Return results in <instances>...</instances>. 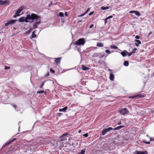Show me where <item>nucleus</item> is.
<instances>
[{
    "label": "nucleus",
    "instance_id": "nucleus-53",
    "mask_svg": "<svg viewBox=\"0 0 154 154\" xmlns=\"http://www.w3.org/2000/svg\"><path fill=\"white\" fill-rule=\"evenodd\" d=\"M152 34V32H150L149 33V35H151V34Z\"/></svg>",
    "mask_w": 154,
    "mask_h": 154
},
{
    "label": "nucleus",
    "instance_id": "nucleus-27",
    "mask_svg": "<svg viewBox=\"0 0 154 154\" xmlns=\"http://www.w3.org/2000/svg\"><path fill=\"white\" fill-rule=\"evenodd\" d=\"M68 134V133H66L63 134L61 137H60V138H62L63 137H65L66 136H67Z\"/></svg>",
    "mask_w": 154,
    "mask_h": 154
},
{
    "label": "nucleus",
    "instance_id": "nucleus-50",
    "mask_svg": "<svg viewBox=\"0 0 154 154\" xmlns=\"http://www.w3.org/2000/svg\"><path fill=\"white\" fill-rule=\"evenodd\" d=\"M65 15L66 16L68 17V15L67 14V12H66L65 13Z\"/></svg>",
    "mask_w": 154,
    "mask_h": 154
},
{
    "label": "nucleus",
    "instance_id": "nucleus-40",
    "mask_svg": "<svg viewBox=\"0 0 154 154\" xmlns=\"http://www.w3.org/2000/svg\"><path fill=\"white\" fill-rule=\"evenodd\" d=\"M105 52L106 53H108L109 54H110L111 53V52H110V51H109V50H106V51H105Z\"/></svg>",
    "mask_w": 154,
    "mask_h": 154
},
{
    "label": "nucleus",
    "instance_id": "nucleus-11",
    "mask_svg": "<svg viewBox=\"0 0 154 154\" xmlns=\"http://www.w3.org/2000/svg\"><path fill=\"white\" fill-rule=\"evenodd\" d=\"M7 4L8 5L9 4V2L8 1H2V0H0V5H1L3 4Z\"/></svg>",
    "mask_w": 154,
    "mask_h": 154
},
{
    "label": "nucleus",
    "instance_id": "nucleus-43",
    "mask_svg": "<svg viewBox=\"0 0 154 154\" xmlns=\"http://www.w3.org/2000/svg\"><path fill=\"white\" fill-rule=\"evenodd\" d=\"M94 11H92L90 13H89V16L91 15H92L94 14Z\"/></svg>",
    "mask_w": 154,
    "mask_h": 154
},
{
    "label": "nucleus",
    "instance_id": "nucleus-20",
    "mask_svg": "<svg viewBox=\"0 0 154 154\" xmlns=\"http://www.w3.org/2000/svg\"><path fill=\"white\" fill-rule=\"evenodd\" d=\"M24 17H22L19 18L18 20L20 22H24Z\"/></svg>",
    "mask_w": 154,
    "mask_h": 154
},
{
    "label": "nucleus",
    "instance_id": "nucleus-55",
    "mask_svg": "<svg viewBox=\"0 0 154 154\" xmlns=\"http://www.w3.org/2000/svg\"><path fill=\"white\" fill-rule=\"evenodd\" d=\"M121 124V123H120V122H119V123H118V124H119V125H120V124Z\"/></svg>",
    "mask_w": 154,
    "mask_h": 154
},
{
    "label": "nucleus",
    "instance_id": "nucleus-29",
    "mask_svg": "<svg viewBox=\"0 0 154 154\" xmlns=\"http://www.w3.org/2000/svg\"><path fill=\"white\" fill-rule=\"evenodd\" d=\"M110 47L112 48L116 49H117L118 48V47L115 45H111V46Z\"/></svg>",
    "mask_w": 154,
    "mask_h": 154
},
{
    "label": "nucleus",
    "instance_id": "nucleus-42",
    "mask_svg": "<svg viewBox=\"0 0 154 154\" xmlns=\"http://www.w3.org/2000/svg\"><path fill=\"white\" fill-rule=\"evenodd\" d=\"M49 75H50V74L48 72L47 74L45 75V77H48V76H49Z\"/></svg>",
    "mask_w": 154,
    "mask_h": 154
},
{
    "label": "nucleus",
    "instance_id": "nucleus-5",
    "mask_svg": "<svg viewBox=\"0 0 154 154\" xmlns=\"http://www.w3.org/2000/svg\"><path fill=\"white\" fill-rule=\"evenodd\" d=\"M119 112L121 115H125L128 114L129 113V111L126 108H124L120 109Z\"/></svg>",
    "mask_w": 154,
    "mask_h": 154
},
{
    "label": "nucleus",
    "instance_id": "nucleus-13",
    "mask_svg": "<svg viewBox=\"0 0 154 154\" xmlns=\"http://www.w3.org/2000/svg\"><path fill=\"white\" fill-rule=\"evenodd\" d=\"M17 149H12L10 150H8L7 152H6V153H7L8 154H10V153H13V152H14L15 150Z\"/></svg>",
    "mask_w": 154,
    "mask_h": 154
},
{
    "label": "nucleus",
    "instance_id": "nucleus-32",
    "mask_svg": "<svg viewBox=\"0 0 154 154\" xmlns=\"http://www.w3.org/2000/svg\"><path fill=\"white\" fill-rule=\"evenodd\" d=\"M59 15L61 17H64V14L62 12H60L59 13Z\"/></svg>",
    "mask_w": 154,
    "mask_h": 154
},
{
    "label": "nucleus",
    "instance_id": "nucleus-12",
    "mask_svg": "<svg viewBox=\"0 0 154 154\" xmlns=\"http://www.w3.org/2000/svg\"><path fill=\"white\" fill-rule=\"evenodd\" d=\"M61 59L62 58L61 57L55 58V62L57 65H58L60 63Z\"/></svg>",
    "mask_w": 154,
    "mask_h": 154
},
{
    "label": "nucleus",
    "instance_id": "nucleus-17",
    "mask_svg": "<svg viewBox=\"0 0 154 154\" xmlns=\"http://www.w3.org/2000/svg\"><path fill=\"white\" fill-rule=\"evenodd\" d=\"M135 42H137V43H135V45L136 46L138 47L139 46V44H141V42L140 41L138 40H135Z\"/></svg>",
    "mask_w": 154,
    "mask_h": 154
},
{
    "label": "nucleus",
    "instance_id": "nucleus-24",
    "mask_svg": "<svg viewBox=\"0 0 154 154\" xmlns=\"http://www.w3.org/2000/svg\"><path fill=\"white\" fill-rule=\"evenodd\" d=\"M126 51H124V52H122L121 54L123 57H124L126 56Z\"/></svg>",
    "mask_w": 154,
    "mask_h": 154
},
{
    "label": "nucleus",
    "instance_id": "nucleus-28",
    "mask_svg": "<svg viewBox=\"0 0 154 154\" xmlns=\"http://www.w3.org/2000/svg\"><path fill=\"white\" fill-rule=\"evenodd\" d=\"M124 65L125 66H128L129 65V62L128 61H126L124 62Z\"/></svg>",
    "mask_w": 154,
    "mask_h": 154
},
{
    "label": "nucleus",
    "instance_id": "nucleus-35",
    "mask_svg": "<svg viewBox=\"0 0 154 154\" xmlns=\"http://www.w3.org/2000/svg\"><path fill=\"white\" fill-rule=\"evenodd\" d=\"M137 50V49L136 48H135L133 49L132 51L131 52L132 53H135L136 52V51Z\"/></svg>",
    "mask_w": 154,
    "mask_h": 154
},
{
    "label": "nucleus",
    "instance_id": "nucleus-10",
    "mask_svg": "<svg viewBox=\"0 0 154 154\" xmlns=\"http://www.w3.org/2000/svg\"><path fill=\"white\" fill-rule=\"evenodd\" d=\"M16 138H14L12 140L9 141L8 142L6 143L3 145L2 148L5 147V146L8 145L11 143L12 142L16 140Z\"/></svg>",
    "mask_w": 154,
    "mask_h": 154
},
{
    "label": "nucleus",
    "instance_id": "nucleus-38",
    "mask_svg": "<svg viewBox=\"0 0 154 154\" xmlns=\"http://www.w3.org/2000/svg\"><path fill=\"white\" fill-rule=\"evenodd\" d=\"M83 136L85 137H87L88 136V133H86L85 134H84Z\"/></svg>",
    "mask_w": 154,
    "mask_h": 154
},
{
    "label": "nucleus",
    "instance_id": "nucleus-52",
    "mask_svg": "<svg viewBox=\"0 0 154 154\" xmlns=\"http://www.w3.org/2000/svg\"><path fill=\"white\" fill-rule=\"evenodd\" d=\"M13 106L15 109H16L17 108V106L16 105H14Z\"/></svg>",
    "mask_w": 154,
    "mask_h": 154
},
{
    "label": "nucleus",
    "instance_id": "nucleus-49",
    "mask_svg": "<svg viewBox=\"0 0 154 154\" xmlns=\"http://www.w3.org/2000/svg\"><path fill=\"white\" fill-rule=\"evenodd\" d=\"M93 26H94V25H93V24H91V25L90 26V27H89V28H92V27H93Z\"/></svg>",
    "mask_w": 154,
    "mask_h": 154
},
{
    "label": "nucleus",
    "instance_id": "nucleus-47",
    "mask_svg": "<svg viewBox=\"0 0 154 154\" xmlns=\"http://www.w3.org/2000/svg\"><path fill=\"white\" fill-rule=\"evenodd\" d=\"M108 20V19H106V18L104 19L105 23H107V20Z\"/></svg>",
    "mask_w": 154,
    "mask_h": 154
},
{
    "label": "nucleus",
    "instance_id": "nucleus-56",
    "mask_svg": "<svg viewBox=\"0 0 154 154\" xmlns=\"http://www.w3.org/2000/svg\"><path fill=\"white\" fill-rule=\"evenodd\" d=\"M152 140H154V139H152Z\"/></svg>",
    "mask_w": 154,
    "mask_h": 154
},
{
    "label": "nucleus",
    "instance_id": "nucleus-9",
    "mask_svg": "<svg viewBox=\"0 0 154 154\" xmlns=\"http://www.w3.org/2000/svg\"><path fill=\"white\" fill-rule=\"evenodd\" d=\"M108 71L110 72V76H109V79L111 81H113L114 79V75L112 74V70L110 69H109Z\"/></svg>",
    "mask_w": 154,
    "mask_h": 154
},
{
    "label": "nucleus",
    "instance_id": "nucleus-33",
    "mask_svg": "<svg viewBox=\"0 0 154 154\" xmlns=\"http://www.w3.org/2000/svg\"><path fill=\"white\" fill-rule=\"evenodd\" d=\"M140 154H148L147 152L146 151H141V153Z\"/></svg>",
    "mask_w": 154,
    "mask_h": 154
},
{
    "label": "nucleus",
    "instance_id": "nucleus-7",
    "mask_svg": "<svg viewBox=\"0 0 154 154\" xmlns=\"http://www.w3.org/2000/svg\"><path fill=\"white\" fill-rule=\"evenodd\" d=\"M17 20H11L7 21V23L5 24V26H7L8 25H13Z\"/></svg>",
    "mask_w": 154,
    "mask_h": 154
},
{
    "label": "nucleus",
    "instance_id": "nucleus-23",
    "mask_svg": "<svg viewBox=\"0 0 154 154\" xmlns=\"http://www.w3.org/2000/svg\"><path fill=\"white\" fill-rule=\"evenodd\" d=\"M37 94H42L44 93L45 94H46V92L44 91L43 90H41L40 91H37Z\"/></svg>",
    "mask_w": 154,
    "mask_h": 154
},
{
    "label": "nucleus",
    "instance_id": "nucleus-41",
    "mask_svg": "<svg viewBox=\"0 0 154 154\" xmlns=\"http://www.w3.org/2000/svg\"><path fill=\"white\" fill-rule=\"evenodd\" d=\"M113 17V16L112 15H110L108 17H106V19H109V18H112Z\"/></svg>",
    "mask_w": 154,
    "mask_h": 154
},
{
    "label": "nucleus",
    "instance_id": "nucleus-30",
    "mask_svg": "<svg viewBox=\"0 0 154 154\" xmlns=\"http://www.w3.org/2000/svg\"><path fill=\"white\" fill-rule=\"evenodd\" d=\"M85 152V149L82 150L81 152L79 153L78 154H84Z\"/></svg>",
    "mask_w": 154,
    "mask_h": 154
},
{
    "label": "nucleus",
    "instance_id": "nucleus-54",
    "mask_svg": "<svg viewBox=\"0 0 154 154\" xmlns=\"http://www.w3.org/2000/svg\"><path fill=\"white\" fill-rule=\"evenodd\" d=\"M81 132V130H80L79 131V133H80Z\"/></svg>",
    "mask_w": 154,
    "mask_h": 154
},
{
    "label": "nucleus",
    "instance_id": "nucleus-34",
    "mask_svg": "<svg viewBox=\"0 0 154 154\" xmlns=\"http://www.w3.org/2000/svg\"><path fill=\"white\" fill-rule=\"evenodd\" d=\"M86 14V13H85V12L84 13L82 14H81L80 15H79L78 16V17H82L83 16Z\"/></svg>",
    "mask_w": 154,
    "mask_h": 154
},
{
    "label": "nucleus",
    "instance_id": "nucleus-46",
    "mask_svg": "<svg viewBox=\"0 0 154 154\" xmlns=\"http://www.w3.org/2000/svg\"><path fill=\"white\" fill-rule=\"evenodd\" d=\"M10 68V67H8L6 66H5V69H8Z\"/></svg>",
    "mask_w": 154,
    "mask_h": 154
},
{
    "label": "nucleus",
    "instance_id": "nucleus-44",
    "mask_svg": "<svg viewBox=\"0 0 154 154\" xmlns=\"http://www.w3.org/2000/svg\"><path fill=\"white\" fill-rule=\"evenodd\" d=\"M61 138L62 139L61 140H64L66 139V137H63V138Z\"/></svg>",
    "mask_w": 154,
    "mask_h": 154
},
{
    "label": "nucleus",
    "instance_id": "nucleus-58",
    "mask_svg": "<svg viewBox=\"0 0 154 154\" xmlns=\"http://www.w3.org/2000/svg\"><path fill=\"white\" fill-rule=\"evenodd\" d=\"M153 75H154V74H153Z\"/></svg>",
    "mask_w": 154,
    "mask_h": 154
},
{
    "label": "nucleus",
    "instance_id": "nucleus-1",
    "mask_svg": "<svg viewBox=\"0 0 154 154\" xmlns=\"http://www.w3.org/2000/svg\"><path fill=\"white\" fill-rule=\"evenodd\" d=\"M38 18V15L32 13L31 15H27L26 18H24V21L26 23H28L29 21L28 20L30 19L32 21L29 22V23L33 22V20H35V19Z\"/></svg>",
    "mask_w": 154,
    "mask_h": 154
},
{
    "label": "nucleus",
    "instance_id": "nucleus-18",
    "mask_svg": "<svg viewBox=\"0 0 154 154\" xmlns=\"http://www.w3.org/2000/svg\"><path fill=\"white\" fill-rule=\"evenodd\" d=\"M67 109V107L65 106L64 108H63L62 109H60L59 110L60 112H61L62 111L65 112L66 111V110Z\"/></svg>",
    "mask_w": 154,
    "mask_h": 154
},
{
    "label": "nucleus",
    "instance_id": "nucleus-57",
    "mask_svg": "<svg viewBox=\"0 0 154 154\" xmlns=\"http://www.w3.org/2000/svg\"><path fill=\"white\" fill-rule=\"evenodd\" d=\"M152 140H154V139H152Z\"/></svg>",
    "mask_w": 154,
    "mask_h": 154
},
{
    "label": "nucleus",
    "instance_id": "nucleus-21",
    "mask_svg": "<svg viewBox=\"0 0 154 154\" xmlns=\"http://www.w3.org/2000/svg\"><path fill=\"white\" fill-rule=\"evenodd\" d=\"M134 13L136 15H137L138 16H140L141 15L140 14L138 11H135L134 12Z\"/></svg>",
    "mask_w": 154,
    "mask_h": 154
},
{
    "label": "nucleus",
    "instance_id": "nucleus-26",
    "mask_svg": "<svg viewBox=\"0 0 154 154\" xmlns=\"http://www.w3.org/2000/svg\"><path fill=\"white\" fill-rule=\"evenodd\" d=\"M45 83V81H44L42 82L41 84V85L39 87L41 89H43V86L44 85Z\"/></svg>",
    "mask_w": 154,
    "mask_h": 154
},
{
    "label": "nucleus",
    "instance_id": "nucleus-51",
    "mask_svg": "<svg viewBox=\"0 0 154 154\" xmlns=\"http://www.w3.org/2000/svg\"><path fill=\"white\" fill-rule=\"evenodd\" d=\"M135 11H131L129 12V13H134V12Z\"/></svg>",
    "mask_w": 154,
    "mask_h": 154
},
{
    "label": "nucleus",
    "instance_id": "nucleus-14",
    "mask_svg": "<svg viewBox=\"0 0 154 154\" xmlns=\"http://www.w3.org/2000/svg\"><path fill=\"white\" fill-rule=\"evenodd\" d=\"M82 69L83 70H88L90 69V68L85 66L84 65H83L82 66Z\"/></svg>",
    "mask_w": 154,
    "mask_h": 154
},
{
    "label": "nucleus",
    "instance_id": "nucleus-3",
    "mask_svg": "<svg viewBox=\"0 0 154 154\" xmlns=\"http://www.w3.org/2000/svg\"><path fill=\"white\" fill-rule=\"evenodd\" d=\"M146 96V94L144 93H141L137 95L129 96V98H140L144 97Z\"/></svg>",
    "mask_w": 154,
    "mask_h": 154
},
{
    "label": "nucleus",
    "instance_id": "nucleus-36",
    "mask_svg": "<svg viewBox=\"0 0 154 154\" xmlns=\"http://www.w3.org/2000/svg\"><path fill=\"white\" fill-rule=\"evenodd\" d=\"M98 56V54L97 53L94 54L93 55V57H96Z\"/></svg>",
    "mask_w": 154,
    "mask_h": 154
},
{
    "label": "nucleus",
    "instance_id": "nucleus-31",
    "mask_svg": "<svg viewBox=\"0 0 154 154\" xmlns=\"http://www.w3.org/2000/svg\"><path fill=\"white\" fill-rule=\"evenodd\" d=\"M141 153V151H136L134 152L133 154H140Z\"/></svg>",
    "mask_w": 154,
    "mask_h": 154
},
{
    "label": "nucleus",
    "instance_id": "nucleus-19",
    "mask_svg": "<svg viewBox=\"0 0 154 154\" xmlns=\"http://www.w3.org/2000/svg\"><path fill=\"white\" fill-rule=\"evenodd\" d=\"M97 45L98 47H102L103 46V45L101 43L98 42L97 43Z\"/></svg>",
    "mask_w": 154,
    "mask_h": 154
},
{
    "label": "nucleus",
    "instance_id": "nucleus-4",
    "mask_svg": "<svg viewBox=\"0 0 154 154\" xmlns=\"http://www.w3.org/2000/svg\"><path fill=\"white\" fill-rule=\"evenodd\" d=\"M38 18L35 19L36 21L35 23L33 25V28L34 29L36 28L38 26V25L39 24L41 23V17L38 16Z\"/></svg>",
    "mask_w": 154,
    "mask_h": 154
},
{
    "label": "nucleus",
    "instance_id": "nucleus-15",
    "mask_svg": "<svg viewBox=\"0 0 154 154\" xmlns=\"http://www.w3.org/2000/svg\"><path fill=\"white\" fill-rule=\"evenodd\" d=\"M125 127V126H123V125H120L118 126L117 127L114 128H113V129L114 130H116L119 129H121Z\"/></svg>",
    "mask_w": 154,
    "mask_h": 154
},
{
    "label": "nucleus",
    "instance_id": "nucleus-39",
    "mask_svg": "<svg viewBox=\"0 0 154 154\" xmlns=\"http://www.w3.org/2000/svg\"><path fill=\"white\" fill-rule=\"evenodd\" d=\"M50 71L53 73H54L55 72V71L52 69V68H51L50 69Z\"/></svg>",
    "mask_w": 154,
    "mask_h": 154
},
{
    "label": "nucleus",
    "instance_id": "nucleus-25",
    "mask_svg": "<svg viewBox=\"0 0 154 154\" xmlns=\"http://www.w3.org/2000/svg\"><path fill=\"white\" fill-rule=\"evenodd\" d=\"M101 8L102 10H106L108 9L109 8V7L108 6H107L106 7L102 6Z\"/></svg>",
    "mask_w": 154,
    "mask_h": 154
},
{
    "label": "nucleus",
    "instance_id": "nucleus-6",
    "mask_svg": "<svg viewBox=\"0 0 154 154\" xmlns=\"http://www.w3.org/2000/svg\"><path fill=\"white\" fill-rule=\"evenodd\" d=\"M24 9V7L22 6L20 7L17 11L15 14L13 16L14 18H15L20 15V14L21 12Z\"/></svg>",
    "mask_w": 154,
    "mask_h": 154
},
{
    "label": "nucleus",
    "instance_id": "nucleus-37",
    "mask_svg": "<svg viewBox=\"0 0 154 154\" xmlns=\"http://www.w3.org/2000/svg\"><path fill=\"white\" fill-rule=\"evenodd\" d=\"M127 54L128 56H130L133 53H132V52H131L130 53H128L127 52Z\"/></svg>",
    "mask_w": 154,
    "mask_h": 154
},
{
    "label": "nucleus",
    "instance_id": "nucleus-16",
    "mask_svg": "<svg viewBox=\"0 0 154 154\" xmlns=\"http://www.w3.org/2000/svg\"><path fill=\"white\" fill-rule=\"evenodd\" d=\"M36 30H35L34 31L32 32V33L31 35V38H35L36 37V35L35 34Z\"/></svg>",
    "mask_w": 154,
    "mask_h": 154
},
{
    "label": "nucleus",
    "instance_id": "nucleus-8",
    "mask_svg": "<svg viewBox=\"0 0 154 154\" xmlns=\"http://www.w3.org/2000/svg\"><path fill=\"white\" fill-rule=\"evenodd\" d=\"M112 130H113V128L111 127H109L107 128L103 129L102 132V135H105L106 133Z\"/></svg>",
    "mask_w": 154,
    "mask_h": 154
},
{
    "label": "nucleus",
    "instance_id": "nucleus-22",
    "mask_svg": "<svg viewBox=\"0 0 154 154\" xmlns=\"http://www.w3.org/2000/svg\"><path fill=\"white\" fill-rule=\"evenodd\" d=\"M152 140V138H150V141H149V142H146V141L145 140H143V143H145L146 144H149L150 143V141L151 140Z\"/></svg>",
    "mask_w": 154,
    "mask_h": 154
},
{
    "label": "nucleus",
    "instance_id": "nucleus-48",
    "mask_svg": "<svg viewBox=\"0 0 154 154\" xmlns=\"http://www.w3.org/2000/svg\"><path fill=\"white\" fill-rule=\"evenodd\" d=\"M90 8H88V9L85 12V13H86L87 14V13L90 10Z\"/></svg>",
    "mask_w": 154,
    "mask_h": 154
},
{
    "label": "nucleus",
    "instance_id": "nucleus-2",
    "mask_svg": "<svg viewBox=\"0 0 154 154\" xmlns=\"http://www.w3.org/2000/svg\"><path fill=\"white\" fill-rule=\"evenodd\" d=\"M85 42V41L84 38H80L78 40L74 42L75 45H84Z\"/></svg>",
    "mask_w": 154,
    "mask_h": 154
},
{
    "label": "nucleus",
    "instance_id": "nucleus-45",
    "mask_svg": "<svg viewBox=\"0 0 154 154\" xmlns=\"http://www.w3.org/2000/svg\"><path fill=\"white\" fill-rule=\"evenodd\" d=\"M135 38L137 39H139L140 38V36L139 35H137L135 36Z\"/></svg>",
    "mask_w": 154,
    "mask_h": 154
}]
</instances>
